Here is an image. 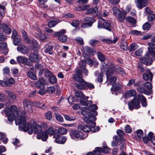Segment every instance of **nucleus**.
I'll return each mask as SVG.
<instances>
[{
	"instance_id": "16",
	"label": "nucleus",
	"mask_w": 155,
	"mask_h": 155,
	"mask_svg": "<svg viewBox=\"0 0 155 155\" xmlns=\"http://www.w3.org/2000/svg\"><path fill=\"white\" fill-rule=\"evenodd\" d=\"M138 97L140 101L142 106L144 107H147V100L143 95L142 94H139L138 95Z\"/></svg>"
},
{
	"instance_id": "48",
	"label": "nucleus",
	"mask_w": 155,
	"mask_h": 155,
	"mask_svg": "<svg viewBox=\"0 0 155 155\" xmlns=\"http://www.w3.org/2000/svg\"><path fill=\"white\" fill-rule=\"evenodd\" d=\"M94 88V85L89 82H86V89H89L90 90L93 89Z\"/></svg>"
},
{
	"instance_id": "7",
	"label": "nucleus",
	"mask_w": 155,
	"mask_h": 155,
	"mask_svg": "<svg viewBox=\"0 0 155 155\" xmlns=\"http://www.w3.org/2000/svg\"><path fill=\"white\" fill-rule=\"evenodd\" d=\"M76 78V81L78 82V83L75 84V87L79 89H86V81L82 78Z\"/></svg>"
},
{
	"instance_id": "3",
	"label": "nucleus",
	"mask_w": 155,
	"mask_h": 155,
	"mask_svg": "<svg viewBox=\"0 0 155 155\" xmlns=\"http://www.w3.org/2000/svg\"><path fill=\"white\" fill-rule=\"evenodd\" d=\"M116 69L114 64H111L108 67V65L105 63L101 64L100 67L101 72L103 73L105 72H106L107 79H109L113 74L114 72L116 71Z\"/></svg>"
},
{
	"instance_id": "57",
	"label": "nucleus",
	"mask_w": 155,
	"mask_h": 155,
	"mask_svg": "<svg viewBox=\"0 0 155 155\" xmlns=\"http://www.w3.org/2000/svg\"><path fill=\"white\" fill-rule=\"evenodd\" d=\"M144 86L147 89H150V90H152L151 89L152 88V87L151 84L150 82H146L144 83Z\"/></svg>"
},
{
	"instance_id": "22",
	"label": "nucleus",
	"mask_w": 155,
	"mask_h": 155,
	"mask_svg": "<svg viewBox=\"0 0 155 155\" xmlns=\"http://www.w3.org/2000/svg\"><path fill=\"white\" fill-rule=\"evenodd\" d=\"M29 59L32 62H38V54L32 53L29 56Z\"/></svg>"
},
{
	"instance_id": "9",
	"label": "nucleus",
	"mask_w": 155,
	"mask_h": 155,
	"mask_svg": "<svg viewBox=\"0 0 155 155\" xmlns=\"http://www.w3.org/2000/svg\"><path fill=\"white\" fill-rule=\"evenodd\" d=\"M25 110L31 112H32V103L28 99H25L23 102Z\"/></svg>"
},
{
	"instance_id": "36",
	"label": "nucleus",
	"mask_w": 155,
	"mask_h": 155,
	"mask_svg": "<svg viewBox=\"0 0 155 155\" xmlns=\"http://www.w3.org/2000/svg\"><path fill=\"white\" fill-rule=\"evenodd\" d=\"M84 48L86 51L92 55H94L95 53L93 48H91L88 46H85Z\"/></svg>"
},
{
	"instance_id": "61",
	"label": "nucleus",
	"mask_w": 155,
	"mask_h": 155,
	"mask_svg": "<svg viewBox=\"0 0 155 155\" xmlns=\"http://www.w3.org/2000/svg\"><path fill=\"white\" fill-rule=\"evenodd\" d=\"M45 117L46 119L49 120L52 119V114L50 111H48L45 114Z\"/></svg>"
},
{
	"instance_id": "45",
	"label": "nucleus",
	"mask_w": 155,
	"mask_h": 155,
	"mask_svg": "<svg viewBox=\"0 0 155 155\" xmlns=\"http://www.w3.org/2000/svg\"><path fill=\"white\" fill-rule=\"evenodd\" d=\"M126 20L128 22L133 24H135L136 23V20L134 18L130 16L127 17Z\"/></svg>"
},
{
	"instance_id": "25",
	"label": "nucleus",
	"mask_w": 155,
	"mask_h": 155,
	"mask_svg": "<svg viewBox=\"0 0 155 155\" xmlns=\"http://www.w3.org/2000/svg\"><path fill=\"white\" fill-rule=\"evenodd\" d=\"M89 97H86L85 99H82L80 101V103L82 105L87 106L89 104H91L92 103V102L91 101H88L87 99Z\"/></svg>"
},
{
	"instance_id": "63",
	"label": "nucleus",
	"mask_w": 155,
	"mask_h": 155,
	"mask_svg": "<svg viewBox=\"0 0 155 155\" xmlns=\"http://www.w3.org/2000/svg\"><path fill=\"white\" fill-rule=\"evenodd\" d=\"M53 74L52 73L48 70H46L45 72V76L47 78H49Z\"/></svg>"
},
{
	"instance_id": "52",
	"label": "nucleus",
	"mask_w": 155,
	"mask_h": 155,
	"mask_svg": "<svg viewBox=\"0 0 155 155\" xmlns=\"http://www.w3.org/2000/svg\"><path fill=\"white\" fill-rule=\"evenodd\" d=\"M25 58L24 56H19L17 57V60L18 63L23 64Z\"/></svg>"
},
{
	"instance_id": "34",
	"label": "nucleus",
	"mask_w": 155,
	"mask_h": 155,
	"mask_svg": "<svg viewBox=\"0 0 155 155\" xmlns=\"http://www.w3.org/2000/svg\"><path fill=\"white\" fill-rule=\"evenodd\" d=\"M121 88L120 85L119 84L117 83L114 85L113 84L112 85V87L110 90L111 91H118L120 90Z\"/></svg>"
},
{
	"instance_id": "19",
	"label": "nucleus",
	"mask_w": 155,
	"mask_h": 155,
	"mask_svg": "<svg viewBox=\"0 0 155 155\" xmlns=\"http://www.w3.org/2000/svg\"><path fill=\"white\" fill-rule=\"evenodd\" d=\"M17 49L18 51L23 54H25L27 53L28 51L27 48L25 45H19L17 47Z\"/></svg>"
},
{
	"instance_id": "21",
	"label": "nucleus",
	"mask_w": 155,
	"mask_h": 155,
	"mask_svg": "<svg viewBox=\"0 0 155 155\" xmlns=\"http://www.w3.org/2000/svg\"><path fill=\"white\" fill-rule=\"evenodd\" d=\"M127 13L125 11L120 12L116 17H117L119 21L121 22H123L125 18Z\"/></svg>"
},
{
	"instance_id": "50",
	"label": "nucleus",
	"mask_w": 155,
	"mask_h": 155,
	"mask_svg": "<svg viewBox=\"0 0 155 155\" xmlns=\"http://www.w3.org/2000/svg\"><path fill=\"white\" fill-rule=\"evenodd\" d=\"M64 118L66 120L69 121L74 120L76 119L74 116L68 115H64Z\"/></svg>"
},
{
	"instance_id": "46",
	"label": "nucleus",
	"mask_w": 155,
	"mask_h": 155,
	"mask_svg": "<svg viewBox=\"0 0 155 155\" xmlns=\"http://www.w3.org/2000/svg\"><path fill=\"white\" fill-rule=\"evenodd\" d=\"M114 14L116 16L120 12V10L117 7L114 6L112 8Z\"/></svg>"
},
{
	"instance_id": "53",
	"label": "nucleus",
	"mask_w": 155,
	"mask_h": 155,
	"mask_svg": "<svg viewBox=\"0 0 155 155\" xmlns=\"http://www.w3.org/2000/svg\"><path fill=\"white\" fill-rule=\"evenodd\" d=\"M27 75L29 77L32 79L35 80L36 79L35 75L31 71H28L27 73Z\"/></svg>"
},
{
	"instance_id": "8",
	"label": "nucleus",
	"mask_w": 155,
	"mask_h": 155,
	"mask_svg": "<svg viewBox=\"0 0 155 155\" xmlns=\"http://www.w3.org/2000/svg\"><path fill=\"white\" fill-rule=\"evenodd\" d=\"M47 82L46 80L44 78H39V94L43 95L46 93L44 85L46 84Z\"/></svg>"
},
{
	"instance_id": "2",
	"label": "nucleus",
	"mask_w": 155,
	"mask_h": 155,
	"mask_svg": "<svg viewBox=\"0 0 155 155\" xmlns=\"http://www.w3.org/2000/svg\"><path fill=\"white\" fill-rule=\"evenodd\" d=\"M81 114L84 116L83 120L87 124L92 125V126H95L96 123L94 122V121L96 119L95 116L97 114V111H94L93 113H88L86 110H82L81 112Z\"/></svg>"
},
{
	"instance_id": "47",
	"label": "nucleus",
	"mask_w": 155,
	"mask_h": 155,
	"mask_svg": "<svg viewBox=\"0 0 155 155\" xmlns=\"http://www.w3.org/2000/svg\"><path fill=\"white\" fill-rule=\"evenodd\" d=\"M23 64L29 67L32 66V62L31 61L26 58Z\"/></svg>"
},
{
	"instance_id": "38",
	"label": "nucleus",
	"mask_w": 155,
	"mask_h": 155,
	"mask_svg": "<svg viewBox=\"0 0 155 155\" xmlns=\"http://www.w3.org/2000/svg\"><path fill=\"white\" fill-rule=\"evenodd\" d=\"M49 81L50 83L52 84L56 83L57 82V79L56 76L53 74L49 78Z\"/></svg>"
},
{
	"instance_id": "56",
	"label": "nucleus",
	"mask_w": 155,
	"mask_h": 155,
	"mask_svg": "<svg viewBox=\"0 0 155 155\" xmlns=\"http://www.w3.org/2000/svg\"><path fill=\"white\" fill-rule=\"evenodd\" d=\"M114 140H113L111 143L112 146L114 147H116L118 144L119 145V144H120L121 142L120 140L119 139L118 140L116 139Z\"/></svg>"
},
{
	"instance_id": "11",
	"label": "nucleus",
	"mask_w": 155,
	"mask_h": 155,
	"mask_svg": "<svg viewBox=\"0 0 155 155\" xmlns=\"http://www.w3.org/2000/svg\"><path fill=\"white\" fill-rule=\"evenodd\" d=\"M97 27L99 28H104L109 31H111L112 29L111 26V23L109 21H106L103 24L99 22Z\"/></svg>"
},
{
	"instance_id": "18",
	"label": "nucleus",
	"mask_w": 155,
	"mask_h": 155,
	"mask_svg": "<svg viewBox=\"0 0 155 155\" xmlns=\"http://www.w3.org/2000/svg\"><path fill=\"white\" fill-rule=\"evenodd\" d=\"M48 137L47 130H45L44 131H40V133L39 132V139H41L42 141H45Z\"/></svg>"
},
{
	"instance_id": "1",
	"label": "nucleus",
	"mask_w": 155,
	"mask_h": 155,
	"mask_svg": "<svg viewBox=\"0 0 155 155\" xmlns=\"http://www.w3.org/2000/svg\"><path fill=\"white\" fill-rule=\"evenodd\" d=\"M8 108H5L4 112L6 115L8 116V120L10 122H12L15 119L16 125H19V129L24 132L27 131L29 134H31L33 132L35 134H37V138L39 139V126L35 121L32 120L26 123V114L25 111L19 112L17 110V107L15 106L12 107L11 109L8 111L7 110Z\"/></svg>"
},
{
	"instance_id": "31",
	"label": "nucleus",
	"mask_w": 155,
	"mask_h": 155,
	"mask_svg": "<svg viewBox=\"0 0 155 155\" xmlns=\"http://www.w3.org/2000/svg\"><path fill=\"white\" fill-rule=\"evenodd\" d=\"M98 8L96 6L94 8H91L88 9L87 11L86 12V14H91L96 13L97 12Z\"/></svg>"
},
{
	"instance_id": "24",
	"label": "nucleus",
	"mask_w": 155,
	"mask_h": 155,
	"mask_svg": "<svg viewBox=\"0 0 155 155\" xmlns=\"http://www.w3.org/2000/svg\"><path fill=\"white\" fill-rule=\"evenodd\" d=\"M45 53H48L50 54H51L53 52V49L54 46L52 45H46L45 46Z\"/></svg>"
},
{
	"instance_id": "62",
	"label": "nucleus",
	"mask_w": 155,
	"mask_h": 155,
	"mask_svg": "<svg viewBox=\"0 0 155 155\" xmlns=\"http://www.w3.org/2000/svg\"><path fill=\"white\" fill-rule=\"evenodd\" d=\"M79 64L81 69H84L86 64V61L85 60H81L79 63Z\"/></svg>"
},
{
	"instance_id": "15",
	"label": "nucleus",
	"mask_w": 155,
	"mask_h": 155,
	"mask_svg": "<svg viewBox=\"0 0 155 155\" xmlns=\"http://www.w3.org/2000/svg\"><path fill=\"white\" fill-rule=\"evenodd\" d=\"M135 3L137 7L140 9L145 7L147 4L145 0H136Z\"/></svg>"
},
{
	"instance_id": "58",
	"label": "nucleus",
	"mask_w": 155,
	"mask_h": 155,
	"mask_svg": "<svg viewBox=\"0 0 155 155\" xmlns=\"http://www.w3.org/2000/svg\"><path fill=\"white\" fill-rule=\"evenodd\" d=\"M94 155H99L100 152H101V147H97L95 148L93 152Z\"/></svg>"
},
{
	"instance_id": "5",
	"label": "nucleus",
	"mask_w": 155,
	"mask_h": 155,
	"mask_svg": "<svg viewBox=\"0 0 155 155\" xmlns=\"http://www.w3.org/2000/svg\"><path fill=\"white\" fill-rule=\"evenodd\" d=\"M129 109L132 110L134 109H137L140 107V101L136 98H134L128 103Z\"/></svg>"
},
{
	"instance_id": "49",
	"label": "nucleus",
	"mask_w": 155,
	"mask_h": 155,
	"mask_svg": "<svg viewBox=\"0 0 155 155\" xmlns=\"http://www.w3.org/2000/svg\"><path fill=\"white\" fill-rule=\"evenodd\" d=\"M110 150L107 146H104L103 148H101V152L105 153H108L110 152Z\"/></svg>"
},
{
	"instance_id": "44",
	"label": "nucleus",
	"mask_w": 155,
	"mask_h": 155,
	"mask_svg": "<svg viewBox=\"0 0 155 155\" xmlns=\"http://www.w3.org/2000/svg\"><path fill=\"white\" fill-rule=\"evenodd\" d=\"M138 46L137 44L135 43H132L130 45V48L129 49V50L130 52H131L136 50Z\"/></svg>"
},
{
	"instance_id": "59",
	"label": "nucleus",
	"mask_w": 155,
	"mask_h": 155,
	"mask_svg": "<svg viewBox=\"0 0 155 155\" xmlns=\"http://www.w3.org/2000/svg\"><path fill=\"white\" fill-rule=\"evenodd\" d=\"M91 131L93 132H96L99 130L100 128L97 126H92V125H91V127H90Z\"/></svg>"
},
{
	"instance_id": "51",
	"label": "nucleus",
	"mask_w": 155,
	"mask_h": 155,
	"mask_svg": "<svg viewBox=\"0 0 155 155\" xmlns=\"http://www.w3.org/2000/svg\"><path fill=\"white\" fill-rule=\"evenodd\" d=\"M97 57L98 59L101 61L103 62L105 61V58L104 55L101 52L97 53Z\"/></svg>"
},
{
	"instance_id": "29",
	"label": "nucleus",
	"mask_w": 155,
	"mask_h": 155,
	"mask_svg": "<svg viewBox=\"0 0 155 155\" xmlns=\"http://www.w3.org/2000/svg\"><path fill=\"white\" fill-rule=\"evenodd\" d=\"M3 31L6 34H9L11 32V30L8 26L5 24H2V25Z\"/></svg>"
},
{
	"instance_id": "54",
	"label": "nucleus",
	"mask_w": 155,
	"mask_h": 155,
	"mask_svg": "<svg viewBox=\"0 0 155 155\" xmlns=\"http://www.w3.org/2000/svg\"><path fill=\"white\" fill-rule=\"evenodd\" d=\"M58 131L60 134H64L67 132L66 129L63 127H59L58 130Z\"/></svg>"
},
{
	"instance_id": "64",
	"label": "nucleus",
	"mask_w": 155,
	"mask_h": 155,
	"mask_svg": "<svg viewBox=\"0 0 155 155\" xmlns=\"http://www.w3.org/2000/svg\"><path fill=\"white\" fill-rule=\"evenodd\" d=\"M147 18L149 21H152L155 19V15L150 14L148 16Z\"/></svg>"
},
{
	"instance_id": "17",
	"label": "nucleus",
	"mask_w": 155,
	"mask_h": 155,
	"mask_svg": "<svg viewBox=\"0 0 155 155\" xmlns=\"http://www.w3.org/2000/svg\"><path fill=\"white\" fill-rule=\"evenodd\" d=\"M73 135L75 138L79 139H83L84 137L83 136V133L81 131L74 130L72 132Z\"/></svg>"
},
{
	"instance_id": "37",
	"label": "nucleus",
	"mask_w": 155,
	"mask_h": 155,
	"mask_svg": "<svg viewBox=\"0 0 155 155\" xmlns=\"http://www.w3.org/2000/svg\"><path fill=\"white\" fill-rule=\"evenodd\" d=\"M47 127L48 125L46 123L44 122H41L39 125V130L43 131L44 130H45Z\"/></svg>"
},
{
	"instance_id": "12",
	"label": "nucleus",
	"mask_w": 155,
	"mask_h": 155,
	"mask_svg": "<svg viewBox=\"0 0 155 155\" xmlns=\"http://www.w3.org/2000/svg\"><path fill=\"white\" fill-rule=\"evenodd\" d=\"M147 71L144 73L143 75V78L144 80L151 82L153 78V75L150 70L148 69H146Z\"/></svg>"
},
{
	"instance_id": "40",
	"label": "nucleus",
	"mask_w": 155,
	"mask_h": 155,
	"mask_svg": "<svg viewBox=\"0 0 155 155\" xmlns=\"http://www.w3.org/2000/svg\"><path fill=\"white\" fill-rule=\"evenodd\" d=\"M0 85L3 86L10 87L11 84L10 83L8 80H7L6 81L0 80Z\"/></svg>"
},
{
	"instance_id": "20",
	"label": "nucleus",
	"mask_w": 155,
	"mask_h": 155,
	"mask_svg": "<svg viewBox=\"0 0 155 155\" xmlns=\"http://www.w3.org/2000/svg\"><path fill=\"white\" fill-rule=\"evenodd\" d=\"M137 90L139 91L140 93H143L145 94L149 95L152 93V90H150L149 91H147L145 88L141 86H139L137 88Z\"/></svg>"
},
{
	"instance_id": "14",
	"label": "nucleus",
	"mask_w": 155,
	"mask_h": 155,
	"mask_svg": "<svg viewBox=\"0 0 155 155\" xmlns=\"http://www.w3.org/2000/svg\"><path fill=\"white\" fill-rule=\"evenodd\" d=\"M140 61L143 64L149 65L152 63V60L151 58H149V55L147 54L143 58H141L140 59Z\"/></svg>"
},
{
	"instance_id": "42",
	"label": "nucleus",
	"mask_w": 155,
	"mask_h": 155,
	"mask_svg": "<svg viewBox=\"0 0 155 155\" xmlns=\"http://www.w3.org/2000/svg\"><path fill=\"white\" fill-rule=\"evenodd\" d=\"M47 131L48 134L51 136H52L53 135L54 136V134H57V133H55V131L54 130L52 127H49L48 130H47Z\"/></svg>"
},
{
	"instance_id": "35",
	"label": "nucleus",
	"mask_w": 155,
	"mask_h": 155,
	"mask_svg": "<svg viewBox=\"0 0 155 155\" xmlns=\"http://www.w3.org/2000/svg\"><path fill=\"white\" fill-rule=\"evenodd\" d=\"M120 47L124 51H127L128 48V46L127 42L125 41H122L120 43Z\"/></svg>"
},
{
	"instance_id": "28",
	"label": "nucleus",
	"mask_w": 155,
	"mask_h": 155,
	"mask_svg": "<svg viewBox=\"0 0 155 155\" xmlns=\"http://www.w3.org/2000/svg\"><path fill=\"white\" fill-rule=\"evenodd\" d=\"M75 72L76 74L74 75L73 77L74 79L76 81V78H74L75 77L76 78H82V70L77 69L75 70Z\"/></svg>"
},
{
	"instance_id": "10",
	"label": "nucleus",
	"mask_w": 155,
	"mask_h": 155,
	"mask_svg": "<svg viewBox=\"0 0 155 155\" xmlns=\"http://www.w3.org/2000/svg\"><path fill=\"white\" fill-rule=\"evenodd\" d=\"M53 138H55L54 142L59 144H63L66 140V138L64 136H60L58 134H54Z\"/></svg>"
},
{
	"instance_id": "4",
	"label": "nucleus",
	"mask_w": 155,
	"mask_h": 155,
	"mask_svg": "<svg viewBox=\"0 0 155 155\" xmlns=\"http://www.w3.org/2000/svg\"><path fill=\"white\" fill-rule=\"evenodd\" d=\"M95 21V19L93 18L86 17L83 19L84 23L81 24V27L83 28L91 27Z\"/></svg>"
},
{
	"instance_id": "23",
	"label": "nucleus",
	"mask_w": 155,
	"mask_h": 155,
	"mask_svg": "<svg viewBox=\"0 0 155 155\" xmlns=\"http://www.w3.org/2000/svg\"><path fill=\"white\" fill-rule=\"evenodd\" d=\"M59 22L57 18H54L50 20L48 23V26L50 28L54 27Z\"/></svg>"
},
{
	"instance_id": "13",
	"label": "nucleus",
	"mask_w": 155,
	"mask_h": 155,
	"mask_svg": "<svg viewBox=\"0 0 155 155\" xmlns=\"http://www.w3.org/2000/svg\"><path fill=\"white\" fill-rule=\"evenodd\" d=\"M117 133L118 134V135L115 136L114 137V139L118 140L119 139L121 141L120 143H125V140L123 138V136L124 134V132L121 130H118L117 131Z\"/></svg>"
},
{
	"instance_id": "39",
	"label": "nucleus",
	"mask_w": 155,
	"mask_h": 155,
	"mask_svg": "<svg viewBox=\"0 0 155 155\" xmlns=\"http://www.w3.org/2000/svg\"><path fill=\"white\" fill-rule=\"evenodd\" d=\"M5 92L7 94L9 97L12 100H15L16 97L14 93L11 91L8 90L5 91Z\"/></svg>"
},
{
	"instance_id": "30",
	"label": "nucleus",
	"mask_w": 155,
	"mask_h": 155,
	"mask_svg": "<svg viewBox=\"0 0 155 155\" xmlns=\"http://www.w3.org/2000/svg\"><path fill=\"white\" fill-rule=\"evenodd\" d=\"M86 107L85 110H88L89 111H91V112L88 113H93V112L95 111V110L98 108L97 106L95 104H92L89 106L88 107Z\"/></svg>"
},
{
	"instance_id": "55",
	"label": "nucleus",
	"mask_w": 155,
	"mask_h": 155,
	"mask_svg": "<svg viewBox=\"0 0 155 155\" xmlns=\"http://www.w3.org/2000/svg\"><path fill=\"white\" fill-rule=\"evenodd\" d=\"M55 117L56 120L59 122H62L63 121V118L60 114H55Z\"/></svg>"
},
{
	"instance_id": "41",
	"label": "nucleus",
	"mask_w": 155,
	"mask_h": 155,
	"mask_svg": "<svg viewBox=\"0 0 155 155\" xmlns=\"http://www.w3.org/2000/svg\"><path fill=\"white\" fill-rule=\"evenodd\" d=\"M74 94L77 98H82L85 97V95L81 91H76Z\"/></svg>"
},
{
	"instance_id": "6",
	"label": "nucleus",
	"mask_w": 155,
	"mask_h": 155,
	"mask_svg": "<svg viewBox=\"0 0 155 155\" xmlns=\"http://www.w3.org/2000/svg\"><path fill=\"white\" fill-rule=\"evenodd\" d=\"M65 32L64 29H62L58 32H54V35L55 36H57L58 40L62 42H66L67 38L66 36L64 35Z\"/></svg>"
},
{
	"instance_id": "27",
	"label": "nucleus",
	"mask_w": 155,
	"mask_h": 155,
	"mask_svg": "<svg viewBox=\"0 0 155 155\" xmlns=\"http://www.w3.org/2000/svg\"><path fill=\"white\" fill-rule=\"evenodd\" d=\"M136 92L134 90H131L127 91L125 93L126 97L127 98L136 95Z\"/></svg>"
},
{
	"instance_id": "32",
	"label": "nucleus",
	"mask_w": 155,
	"mask_h": 155,
	"mask_svg": "<svg viewBox=\"0 0 155 155\" xmlns=\"http://www.w3.org/2000/svg\"><path fill=\"white\" fill-rule=\"evenodd\" d=\"M137 70L140 71L141 72H143L144 71H147L146 68H144L143 66L142 63L141 62H139L137 64Z\"/></svg>"
},
{
	"instance_id": "60",
	"label": "nucleus",
	"mask_w": 155,
	"mask_h": 155,
	"mask_svg": "<svg viewBox=\"0 0 155 155\" xmlns=\"http://www.w3.org/2000/svg\"><path fill=\"white\" fill-rule=\"evenodd\" d=\"M13 43L15 45H19L21 43V41L18 38H15L13 39Z\"/></svg>"
},
{
	"instance_id": "26",
	"label": "nucleus",
	"mask_w": 155,
	"mask_h": 155,
	"mask_svg": "<svg viewBox=\"0 0 155 155\" xmlns=\"http://www.w3.org/2000/svg\"><path fill=\"white\" fill-rule=\"evenodd\" d=\"M120 149L121 151L119 154V155H127L125 153L126 151V144L125 143H122L119 144Z\"/></svg>"
},
{
	"instance_id": "43",
	"label": "nucleus",
	"mask_w": 155,
	"mask_h": 155,
	"mask_svg": "<svg viewBox=\"0 0 155 155\" xmlns=\"http://www.w3.org/2000/svg\"><path fill=\"white\" fill-rule=\"evenodd\" d=\"M89 8L88 5H83L77 7L76 9L79 11H84L87 9Z\"/></svg>"
},
{
	"instance_id": "33",
	"label": "nucleus",
	"mask_w": 155,
	"mask_h": 155,
	"mask_svg": "<svg viewBox=\"0 0 155 155\" xmlns=\"http://www.w3.org/2000/svg\"><path fill=\"white\" fill-rule=\"evenodd\" d=\"M90 45L93 46H97L99 45L100 42L97 40L91 39L89 41Z\"/></svg>"
}]
</instances>
